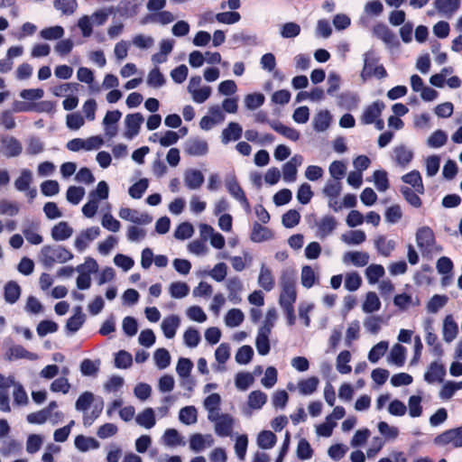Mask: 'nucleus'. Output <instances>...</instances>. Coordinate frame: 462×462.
Returning <instances> with one entry per match:
<instances>
[{"mask_svg":"<svg viewBox=\"0 0 462 462\" xmlns=\"http://www.w3.org/2000/svg\"><path fill=\"white\" fill-rule=\"evenodd\" d=\"M74 444L75 447L82 452H86L89 449H97L100 447L99 442L96 439L83 435L77 436Z\"/></svg>","mask_w":462,"mask_h":462,"instance_id":"nucleus-40","label":"nucleus"},{"mask_svg":"<svg viewBox=\"0 0 462 462\" xmlns=\"http://www.w3.org/2000/svg\"><path fill=\"white\" fill-rule=\"evenodd\" d=\"M389 344L387 341H380L374 345L368 353V360L376 364L386 353Z\"/></svg>","mask_w":462,"mask_h":462,"instance_id":"nucleus-49","label":"nucleus"},{"mask_svg":"<svg viewBox=\"0 0 462 462\" xmlns=\"http://www.w3.org/2000/svg\"><path fill=\"white\" fill-rule=\"evenodd\" d=\"M180 324V319L177 315H171L163 319L161 328L167 338H173Z\"/></svg>","mask_w":462,"mask_h":462,"instance_id":"nucleus-31","label":"nucleus"},{"mask_svg":"<svg viewBox=\"0 0 462 462\" xmlns=\"http://www.w3.org/2000/svg\"><path fill=\"white\" fill-rule=\"evenodd\" d=\"M86 319L85 314L82 312V308L77 306L74 308V314L66 323V329L70 333H76L84 324Z\"/></svg>","mask_w":462,"mask_h":462,"instance_id":"nucleus-32","label":"nucleus"},{"mask_svg":"<svg viewBox=\"0 0 462 462\" xmlns=\"http://www.w3.org/2000/svg\"><path fill=\"white\" fill-rule=\"evenodd\" d=\"M79 273L76 285L79 290H88L91 286V275L98 272V264L97 261L91 257H88L85 262L76 267Z\"/></svg>","mask_w":462,"mask_h":462,"instance_id":"nucleus-2","label":"nucleus"},{"mask_svg":"<svg viewBox=\"0 0 462 462\" xmlns=\"http://www.w3.org/2000/svg\"><path fill=\"white\" fill-rule=\"evenodd\" d=\"M163 443L168 447L183 445L182 438L175 429H167L162 436Z\"/></svg>","mask_w":462,"mask_h":462,"instance_id":"nucleus-59","label":"nucleus"},{"mask_svg":"<svg viewBox=\"0 0 462 462\" xmlns=\"http://www.w3.org/2000/svg\"><path fill=\"white\" fill-rule=\"evenodd\" d=\"M385 106L382 101H375L368 106H366L360 116V122L363 125H372L376 121L378 117L381 116L383 110Z\"/></svg>","mask_w":462,"mask_h":462,"instance_id":"nucleus-15","label":"nucleus"},{"mask_svg":"<svg viewBox=\"0 0 462 462\" xmlns=\"http://www.w3.org/2000/svg\"><path fill=\"white\" fill-rule=\"evenodd\" d=\"M270 335L271 334L260 330L257 332L255 346L258 354L261 356H266L270 352Z\"/></svg>","mask_w":462,"mask_h":462,"instance_id":"nucleus-50","label":"nucleus"},{"mask_svg":"<svg viewBox=\"0 0 462 462\" xmlns=\"http://www.w3.org/2000/svg\"><path fill=\"white\" fill-rule=\"evenodd\" d=\"M179 420L186 425H191L198 420L197 409L194 406H186L180 409L179 413Z\"/></svg>","mask_w":462,"mask_h":462,"instance_id":"nucleus-52","label":"nucleus"},{"mask_svg":"<svg viewBox=\"0 0 462 462\" xmlns=\"http://www.w3.org/2000/svg\"><path fill=\"white\" fill-rule=\"evenodd\" d=\"M303 157L300 154L293 155L282 166V179L285 182H294L297 179L298 168L302 164Z\"/></svg>","mask_w":462,"mask_h":462,"instance_id":"nucleus-13","label":"nucleus"},{"mask_svg":"<svg viewBox=\"0 0 462 462\" xmlns=\"http://www.w3.org/2000/svg\"><path fill=\"white\" fill-rule=\"evenodd\" d=\"M122 113L119 110H113L106 112L103 118V125L105 134L108 137H114L117 134V122L120 120Z\"/></svg>","mask_w":462,"mask_h":462,"instance_id":"nucleus-19","label":"nucleus"},{"mask_svg":"<svg viewBox=\"0 0 462 462\" xmlns=\"http://www.w3.org/2000/svg\"><path fill=\"white\" fill-rule=\"evenodd\" d=\"M118 216L123 220L141 226L150 224L152 221V217L147 213L130 208H121Z\"/></svg>","mask_w":462,"mask_h":462,"instance_id":"nucleus-10","label":"nucleus"},{"mask_svg":"<svg viewBox=\"0 0 462 462\" xmlns=\"http://www.w3.org/2000/svg\"><path fill=\"white\" fill-rule=\"evenodd\" d=\"M54 7L62 14L71 15L78 8L76 0H54Z\"/></svg>","mask_w":462,"mask_h":462,"instance_id":"nucleus-56","label":"nucleus"},{"mask_svg":"<svg viewBox=\"0 0 462 462\" xmlns=\"http://www.w3.org/2000/svg\"><path fill=\"white\" fill-rule=\"evenodd\" d=\"M169 292L174 299H182L189 292V287L186 282H174L169 287Z\"/></svg>","mask_w":462,"mask_h":462,"instance_id":"nucleus-57","label":"nucleus"},{"mask_svg":"<svg viewBox=\"0 0 462 462\" xmlns=\"http://www.w3.org/2000/svg\"><path fill=\"white\" fill-rule=\"evenodd\" d=\"M5 358L8 361H14L17 359H28L31 361H35L39 358V356L37 354L26 350L21 345H13L7 349L5 355Z\"/></svg>","mask_w":462,"mask_h":462,"instance_id":"nucleus-18","label":"nucleus"},{"mask_svg":"<svg viewBox=\"0 0 462 462\" xmlns=\"http://www.w3.org/2000/svg\"><path fill=\"white\" fill-rule=\"evenodd\" d=\"M166 83L164 75L160 71L159 68L152 69L147 76V85L153 88H159Z\"/></svg>","mask_w":462,"mask_h":462,"instance_id":"nucleus-53","label":"nucleus"},{"mask_svg":"<svg viewBox=\"0 0 462 462\" xmlns=\"http://www.w3.org/2000/svg\"><path fill=\"white\" fill-rule=\"evenodd\" d=\"M282 288L279 296V305L281 308L293 307L297 300L296 281L294 275L288 272H282L280 278Z\"/></svg>","mask_w":462,"mask_h":462,"instance_id":"nucleus-1","label":"nucleus"},{"mask_svg":"<svg viewBox=\"0 0 462 462\" xmlns=\"http://www.w3.org/2000/svg\"><path fill=\"white\" fill-rule=\"evenodd\" d=\"M42 263L51 266L54 263H66L72 258V254L62 246H44L42 250Z\"/></svg>","mask_w":462,"mask_h":462,"instance_id":"nucleus-4","label":"nucleus"},{"mask_svg":"<svg viewBox=\"0 0 462 462\" xmlns=\"http://www.w3.org/2000/svg\"><path fill=\"white\" fill-rule=\"evenodd\" d=\"M131 43L141 51H148L154 46L155 40L151 35L136 33L133 36Z\"/></svg>","mask_w":462,"mask_h":462,"instance_id":"nucleus-39","label":"nucleus"},{"mask_svg":"<svg viewBox=\"0 0 462 462\" xmlns=\"http://www.w3.org/2000/svg\"><path fill=\"white\" fill-rule=\"evenodd\" d=\"M458 334V326L452 315H447L443 320L442 337L447 343H451Z\"/></svg>","mask_w":462,"mask_h":462,"instance_id":"nucleus-25","label":"nucleus"},{"mask_svg":"<svg viewBox=\"0 0 462 462\" xmlns=\"http://www.w3.org/2000/svg\"><path fill=\"white\" fill-rule=\"evenodd\" d=\"M187 90L191 96L193 102L202 104L206 102L212 93V88L206 85H201V78L194 76L189 79Z\"/></svg>","mask_w":462,"mask_h":462,"instance_id":"nucleus-5","label":"nucleus"},{"mask_svg":"<svg viewBox=\"0 0 462 462\" xmlns=\"http://www.w3.org/2000/svg\"><path fill=\"white\" fill-rule=\"evenodd\" d=\"M245 315L239 309H232L225 317V323L229 328L238 327L244 321Z\"/></svg>","mask_w":462,"mask_h":462,"instance_id":"nucleus-54","label":"nucleus"},{"mask_svg":"<svg viewBox=\"0 0 462 462\" xmlns=\"http://www.w3.org/2000/svg\"><path fill=\"white\" fill-rule=\"evenodd\" d=\"M135 421L139 426L147 430L154 427L156 424V419L153 409L145 408L142 412L137 414Z\"/></svg>","mask_w":462,"mask_h":462,"instance_id":"nucleus-35","label":"nucleus"},{"mask_svg":"<svg viewBox=\"0 0 462 462\" xmlns=\"http://www.w3.org/2000/svg\"><path fill=\"white\" fill-rule=\"evenodd\" d=\"M370 256L363 251H348L344 254L342 261L345 264H352L356 267H365L368 264Z\"/></svg>","mask_w":462,"mask_h":462,"instance_id":"nucleus-20","label":"nucleus"},{"mask_svg":"<svg viewBox=\"0 0 462 462\" xmlns=\"http://www.w3.org/2000/svg\"><path fill=\"white\" fill-rule=\"evenodd\" d=\"M405 359L406 348L400 344H395L391 349L388 361L397 366H402L405 363Z\"/></svg>","mask_w":462,"mask_h":462,"instance_id":"nucleus-44","label":"nucleus"},{"mask_svg":"<svg viewBox=\"0 0 462 462\" xmlns=\"http://www.w3.org/2000/svg\"><path fill=\"white\" fill-rule=\"evenodd\" d=\"M104 144V139L100 135H93L86 139L74 138L66 143V148L71 152H90L98 150Z\"/></svg>","mask_w":462,"mask_h":462,"instance_id":"nucleus-3","label":"nucleus"},{"mask_svg":"<svg viewBox=\"0 0 462 462\" xmlns=\"http://www.w3.org/2000/svg\"><path fill=\"white\" fill-rule=\"evenodd\" d=\"M143 122V116L140 113L127 115L125 118L126 130L125 137L132 139L139 134L141 125Z\"/></svg>","mask_w":462,"mask_h":462,"instance_id":"nucleus-17","label":"nucleus"},{"mask_svg":"<svg viewBox=\"0 0 462 462\" xmlns=\"http://www.w3.org/2000/svg\"><path fill=\"white\" fill-rule=\"evenodd\" d=\"M345 288L349 291H357L362 285V278L357 272L347 273L345 276Z\"/></svg>","mask_w":462,"mask_h":462,"instance_id":"nucleus-60","label":"nucleus"},{"mask_svg":"<svg viewBox=\"0 0 462 462\" xmlns=\"http://www.w3.org/2000/svg\"><path fill=\"white\" fill-rule=\"evenodd\" d=\"M332 122V116L328 110L317 112L312 118V126L316 132L321 133L328 130Z\"/></svg>","mask_w":462,"mask_h":462,"instance_id":"nucleus-24","label":"nucleus"},{"mask_svg":"<svg viewBox=\"0 0 462 462\" xmlns=\"http://www.w3.org/2000/svg\"><path fill=\"white\" fill-rule=\"evenodd\" d=\"M424 165L426 169V175L428 177L435 176L440 167V157L438 155H430L425 158Z\"/></svg>","mask_w":462,"mask_h":462,"instance_id":"nucleus-63","label":"nucleus"},{"mask_svg":"<svg viewBox=\"0 0 462 462\" xmlns=\"http://www.w3.org/2000/svg\"><path fill=\"white\" fill-rule=\"evenodd\" d=\"M185 152L191 156H203L208 152V145L205 140L192 138L187 141Z\"/></svg>","mask_w":462,"mask_h":462,"instance_id":"nucleus-23","label":"nucleus"},{"mask_svg":"<svg viewBox=\"0 0 462 462\" xmlns=\"http://www.w3.org/2000/svg\"><path fill=\"white\" fill-rule=\"evenodd\" d=\"M254 382V377L248 372H239L236 374L235 384L239 391H246Z\"/></svg>","mask_w":462,"mask_h":462,"instance_id":"nucleus-51","label":"nucleus"},{"mask_svg":"<svg viewBox=\"0 0 462 462\" xmlns=\"http://www.w3.org/2000/svg\"><path fill=\"white\" fill-rule=\"evenodd\" d=\"M221 402V396L218 393H211L205 398L203 406L208 411V420H212L214 416L220 414Z\"/></svg>","mask_w":462,"mask_h":462,"instance_id":"nucleus-28","label":"nucleus"},{"mask_svg":"<svg viewBox=\"0 0 462 462\" xmlns=\"http://www.w3.org/2000/svg\"><path fill=\"white\" fill-rule=\"evenodd\" d=\"M226 288L228 291V300L234 303L238 304L242 299L240 293L243 291V283L238 277H231L226 282Z\"/></svg>","mask_w":462,"mask_h":462,"instance_id":"nucleus-27","label":"nucleus"},{"mask_svg":"<svg viewBox=\"0 0 462 462\" xmlns=\"http://www.w3.org/2000/svg\"><path fill=\"white\" fill-rule=\"evenodd\" d=\"M77 79L80 82L86 83L88 85L89 90L91 92H97L99 91L98 87H95L93 85L94 82V73L93 71L86 67H80L79 68L77 71Z\"/></svg>","mask_w":462,"mask_h":462,"instance_id":"nucleus-45","label":"nucleus"},{"mask_svg":"<svg viewBox=\"0 0 462 462\" xmlns=\"http://www.w3.org/2000/svg\"><path fill=\"white\" fill-rule=\"evenodd\" d=\"M385 274V270L383 265L372 263L368 265L365 271V278L369 284H375Z\"/></svg>","mask_w":462,"mask_h":462,"instance_id":"nucleus-37","label":"nucleus"},{"mask_svg":"<svg viewBox=\"0 0 462 462\" xmlns=\"http://www.w3.org/2000/svg\"><path fill=\"white\" fill-rule=\"evenodd\" d=\"M225 120V114L221 107L217 105L208 108L207 116H203L199 121V126L202 130L208 131L215 125L221 124Z\"/></svg>","mask_w":462,"mask_h":462,"instance_id":"nucleus-9","label":"nucleus"},{"mask_svg":"<svg viewBox=\"0 0 462 462\" xmlns=\"http://www.w3.org/2000/svg\"><path fill=\"white\" fill-rule=\"evenodd\" d=\"M0 143L1 152L8 158L19 156L23 152L21 142L14 136H2Z\"/></svg>","mask_w":462,"mask_h":462,"instance_id":"nucleus-12","label":"nucleus"},{"mask_svg":"<svg viewBox=\"0 0 462 462\" xmlns=\"http://www.w3.org/2000/svg\"><path fill=\"white\" fill-rule=\"evenodd\" d=\"M258 285L266 291H271L275 285L272 271L264 263L261 265L258 276Z\"/></svg>","mask_w":462,"mask_h":462,"instance_id":"nucleus-33","label":"nucleus"},{"mask_svg":"<svg viewBox=\"0 0 462 462\" xmlns=\"http://www.w3.org/2000/svg\"><path fill=\"white\" fill-rule=\"evenodd\" d=\"M434 443L438 446H446L451 444L455 448L462 447V426L448 430L434 439Z\"/></svg>","mask_w":462,"mask_h":462,"instance_id":"nucleus-8","label":"nucleus"},{"mask_svg":"<svg viewBox=\"0 0 462 462\" xmlns=\"http://www.w3.org/2000/svg\"><path fill=\"white\" fill-rule=\"evenodd\" d=\"M446 375V369L444 365L437 361L432 362L426 373L424 374V380L428 383H442Z\"/></svg>","mask_w":462,"mask_h":462,"instance_id":"nucleus-22","label":"nucleus"},{"mask_svg":"<svg viewBox=\"0 0 462 462\" xmlns=\"http://www.w3.org/2000/svg\"><path fill=\"white\" fill-rule=\"evenodd\" d=\"M64 29L60 25L46 27L41 30L40 37L46 41L60 40L64 35Z\"/></svg>","mask_w":462,"mask_h":462,"instance_id":"nucleus-48","label":"nucleus"},{"mask_svg":"<svg viewBox=\"0 0 462 462\" xmlns=\"http://www.w3.org/2000/svg\"><path fill=\"white\" fill-rule=\"evenodd\" d=\"M204 182V175L199 170L189 169L184 172V183L189 189H199Z\"/></svg>","mask_w":462,"mask_h":462,"instance_id":"nucleus-29","label":"nucleus"},{"mask_svg":"<svg viewBox=\"0 0 462 462\" xmlns=\"http://www.w3.org/2000/svg\"><path fill=\"white\" fill-rule=\"evenodd\" d=\"M350 360V352L348 350L341 351L337 357V370L342 374H349L352 370L348 365Z\"/></svg>","mask_w":462,"mask_h":462,"instance_id":"nucleus-55","label":"nucleus"},{"mask_svg":"<svg viewBox=\"0 0 462 462\" xmlns=\"http://www.w3.org/2000/svg\"><path fill=\"white\" fill-rule=\"evenodd\" d=\"M214 423L215 433L219 437L231 436L235 425V419L228 413H221L208 420Z\"/></svg>","mask_w":462,"mask_h":462,"instance_id":"nucleus-6","label":"nucleus"},{"mask_svg":"<svg viewBox=\"0 0 462 462\" xmlns=\"http://www.w3.org/2000/svg\"><path fill=\"white\" fill-rule=\"evenodd\" d=\"M267 402V394L260 390L249 393L247 405L250 409L260 410Z\"/></svg>","mask_w":462,"mask_h":462,"instance_id":"nucleus-41","label":"nucleus"},{"mask_svg":"<svg viewBox=\"0 0 462 462\" xmlns=\"http://www.w3.org/2000/svg\"><path fill=\"white\" fill-rule=\"evenodd\" d=\"M460 0H435L434 7L445 17H451L459 8Z\"/></svg>","mask_w":462,"mask_h":462,"instance_id":"nucleus-26","label":"nucleus"},{"mask_svg":"<svg viewBox=\"0 0 462 462\" xmlns=\"http://www.w3.org/2000/svg\"><path fill=\"white\" fill-rule=\"evenodd\" d=\"M277 438L270 430H263L258 434L257 445L263 449H270L276 444Z\"/></svg>","mask_w":462,"mask_h":462,"instance_id":"nucleus-47","label":"nucleus"},{"mask_svg":"<svg viewBox=\"0 0 462 462\" xmlns=\"http://www.w3.org/2000/svg\"><path fill=\"white\" fill-rule=\"evenodd\" d=\"M149 187V181L147 179H141L134 184H133L129 189L128 193L131 198L134 199H141L143 193L147 190Z\"/></svg>","mask_w":462,"mask_h":462,"instance_id":"nucleus-61","label":"nucleus"},{"mask_svg":"<svg viewBox=\"0 0 462 462\" xmlns=\"http://www.w3.org/2000/svg\"><path fill=\"white\" fill-rule=\"evenodd\" d=\"M402 180L404 183L411 185L419 194L424 193L425 189L422 183L421 175L419 171L413 170L404 174L402 177Z\"/></svg>","mask_w":462,"mask_h":462,"instance_id":"nucleus-34","label":"nucleus"},{"mask_svg":"<svg viewBox=\"0 0 462 462\" xmlns=\"http://www.w3.org/2000/svg\"><path fill=\"white\" fill-rule=\"evenodd\" d=\"M319 383V378L311 376L300 380L297 383V389L301 395H311L317 391Z\"/></svg>","mask_w":462,"mask_h":462,"instance_id":"nucleus-36","label":"nucleus"},{"mask_svg":"<svg viewBox=\"0 0 462 462\" xmlns=\"http://www.w3.org/2000/svg\"><path fill=\"white\" fill-rule=\"evenodd\" d=\"M448 298L446 295L436 294L431 297L427 304V310L430 313H437L448 303Z\"/></svg>","mask_w":462,"mask_h":462,"instance_id":"nucleus-64","label":"nucleus"},{"mask_svg":"<svg viewBox=\"0 0 462 462\" xmlns=\"http://www.w3.org/2000/svg\"><path fill=\"white\" fill-rule=\"evenodd\" d=\"M215 440L211 434H200V433H195L190 436L189 438V448L199 453L202 450H204L207 447L213 446Z\"/></svg>","mask_w":462,"mask_h":462,"instance_id":"nucleus-21","label":"nucleus"},{"mask_svg":"<svg viewBox=\"0 0 462 462\" xmlns=\"http://www.w3.org/2000/svg\"><path fill=\"white\" fill-rule=\"evenodd\" d=\"M341 190L342 185L340 181L335 180H328L322 189L323 194L328 199L329 207H331L336 211L341 209V206L338 205V201L337 200V197L341 193Z\"/></svg>","mask_w":462,"mask_h":462,"instance_id":"nucleus-11","label":"nucleus"},{"mask_svg":"<svg viewBox=\"0 0 462 462\" xmlns=\"http://www.w3.org/2000/svg\"><path fill=\"white\" fill-rule=\"evenodd\" d=\"M242 133V126L238 123L231 122L223 129L221 133V142L226 144L231 141H237L240 139Z\"/></svg>","mask_w":462,"mask_h":462,"instance_id":"nucleus-30","label":"nucleus"},{"mask_svg":"<svg viewBox=\"0 0 462 462\" xmlns=\"http://www.w3.org/2000/svg\"><path fill=\"white\" fill-rule=\"evenodd\" d=\"M413 151L405 144H398L393 148L391 158L395 166L405 169L413 159Z\"/></svg>","mask_w":462,"mask_h":462,"instance_id":"nucleus-7","label":"nucleus"},{"mask_svg":"<svg viewBox=\"0 0 462 462\" xmlns=\"http://www.w3.org/2000/svg\"><path fill=\"white\" fill-rule=\"evenodd\" d=\"M373 180L378 191L384 192L389 189V180L385 171H375L373 174Z\"/></svg>","mask_w":462,"mask_h":462,"instance_id":"nucleus-62","label":"nucleus"},{"mask_svg":"<svg viewBox=\"0 0 462 462\" xmlns=\"http://www.w3.org/2000/svg\"><path fill=\"white\" fill-rule=\"evenodd\" d=\"M225 185L229 194L236 199L246 210L249 209V202L240 185L234 175L228 176L225 180Z\"/></svg>","mask_w":462,"mask_h":462,"instance_id":"nucleus-14","label":"nucleus"},{"mask_svg":"<svg viewBox=\"0 0 462 462\" xmlns=\"http://www.w3.org/2000/svg\"><path fill=\"white\" fill-rule=\"evenodd\" d=\"M424 330L426 333L425 340L428 346H431V353L436 356H443V348L439 342L438 336L434 333L432 321L427 319L424 323Z\"/></svg>","mask_w":462,"mask_h":462,"instance_id":"nucleus-16","label":"nucleus"},{"mask_svg":"<svg viewBox=\"0 0 462 462\" xmlns=\"http://www.w3.org/2000/svg\"><path fill=\"white\" fill-rule=\"evenodd\" d=\"M21 287L14 281L8 282L5 286V300L9 304H14L21 296Z\"/></svg>","mask_w":462,"mask_h":462,"instance_id":"nucleus-38","label":"nucleus"},{"mask_svg":"<svg viewBox=\"0 0 462 462\" xmlns=\"http://www.w3.org/2000/svg\"><path fill=\"white\" fill-rule=\"evenodd\" d=\"M364 68L361 72V77L364 79L371 78L372 69L377 66L378 59L373 51H367L364 55Z\"/></svg>","mask_w":462,"mask_h":462,"instance_id":"nucleus-46","label":"nucleus"},{"mask_svg":"<svg viewBox=\"0 0 462 462\" xmlns=\"http://www.w3.org/2000/svg\"><path fill=\"white\" fill-rule=\"evenodd\" d=\"M208 240L206 233H201L200 239H197L189 244L188 249L190 253L199 255L207 253V241Z\"/></svg>","mask_w":462,"mask_h":462,"instance_id":"nucleus-58","label":"nucleus"},{"mask_svg":"<svg viewBox=\"0 0 462 462\" xmlns=\"http://www.w3.org/2000/svg\"><path fill=\"white\" fill-rule=\"evenodd\" d=\"M32 182V172L29 169H23L20 175L15 179L14 185L18 191H25Z\"/></svg>","mask_w":462,"mask_h":462,"instance_id":"nucleus-43","label":"nucleus"},{"mask_svg":"<svg viewBox=\"0 0 462 462\" xmlns=\"http://www.w3.org/2000/svg\"><path fill=\"white\" fill-rule=\"evenodd\" d=\"M381 309V301L374 291H369L365 295V301L362 304V310L365 313H373Z\"/></svg>","mask_w":462,"mask_h":462,"instance_id":"nucleus-42","label":"nucleus"}]
</instances>
